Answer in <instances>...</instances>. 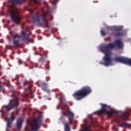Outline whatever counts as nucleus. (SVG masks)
I'll list each match as a JSON object with an SVG mask.
<instances>
[{"label":"nucleus","instance_id":"f257e3e1","mask_svg":"<svg viewBox=\"0 0 131 131\" xmlns=\"http://www.w3.org/2000/svg\"><path fill=\"white\" fill-rule=\"evenodd\" d=\"M118 48L120 50H122L124 47L123 42L121 41L120 39L115 40V42L113 43H110L107 45H104L100 46V50L102 53H105V56L103 57V61L104 62L99 61V64L101 65H104V66H110L112 65V59H111V56L112 52L111 50H113L114 48Z\"/></svg>","mask_w":131,"mask_h":131},{"label":"nucleus","instance_id":"f03ea898","mask_svg":"<svg viewBox=\"0 0 131 131\" xmlns=\"http://www.w3.org/2000/svg\"><path fill=\"white\" fill-rule=\"evenodd\" d=\"M42 12L40 15L37 14V15L33 16L32 19L38 26L48 27V28H49V26H48V20L47 19V16H50L52 20H53V16H52V14L50 13L48 9H47V11H45V9H42Z\"/></svg>","mask_w":131,"mask_h":131},{"label":"nucleus","instance_id":"7ed1b4c3","mask_svg":"<svg viewBox=\"0 0 131 131\" xmlns=\"http://www.w3.org/2000/svg\"><path fill=\"white\" fill-rule=\"evenodd\" d=\"M91 93H92V89L90 86H86L74 93L73 96L76 100L79 101L83 98L86 97Z\"/></svg>","mask_w":131,"mask_h":131},{"label":"nucleus","instance_id":"20e7f679","mask_svg":"<svg viewBox=\"0 0 131 131\" xmlns=\"http://www.w3.org/2000/svg\"><path fill=\"white\" fill-rule=\"evenodd\" d=\"M63 115L64 116H67L68 119H69L70 122H66L63 123L64 130V131H71L70 130V124H72V121L74 118V114L70 110H68L66 111L62 112Z\"/></svg>","mask_w":131,"mask_h":131},{"label":"nucleus","instance_id":"39448f33","mask_svg":"<svg viewBox=\"0 0 131 131\" xmlns=\"http://www.w3.org/2000/svg\"><path fill=\"white\" fill-rule=\"evenodd\" d=\"M13 97V99L10 100L9 104L7 105H5L6 111L7 112L12 110V109H14L15 108H17L19 106V101L20 99L18 98L17 96H15V95H12Z\"/></svg>","mask_w":131,"mask_h":131},{"label":"nucleus","instance_id":"423d86ee","mask_svg":"<svg viewBox=\"0 0 131 131\" xmlns=\"http://www.w3.org/2000/svg\"><path fill=\"white\" fill-rule=\"evenodd\" d=\"M42 121L39 117L36 118L31 123V129L32 131H37L40 128Z\"/></svg>","mask_w":131,"mask_h":131},{"label":"nucleus","instance_id":"0eeeda50","mask_svg":"<svg viewBox=\"0 0 131 131\" xmlns=\"http://www.w3.org/2000/svg\"><path fill=\"white\" fill-rule=\"evenodd\" d=\"M10 13L12 21L14 23H16V24L20 25V23H21V17L19 15L18 11L13 10L12 11H10Z\"/></svg>","mask_w":131,"mask_h":131},{"label":"nucleus","instance_id":"6e6552de","mask_svg":"<svg viewBox=\"0 0 131 131\" xmlns=\"http://www.w3.org/2000/svg\"><path fill=\"white\" fill-rule=\"evenodd\" d=\"M113 60L114 62H116L117 63H123V64H127V65H130V66H131L130 58H127L123 57H118L114 58Z\"/></svg>","mask_w":131,"mask_h":131},{"label":"nucleus","instance_id":"1a4fd4ad","mask_svg":"<svg viewBox=\"0 0 131 131\" xmlns=\"http://www.w3.org/2000/svg\"><path fill=\"white\" fill-rule=\"evenodd\" d=\"M101 109L97 111L98 115H103V114H106L109 117H112V113L106 110V108L108 107L107 104L101 103Z\"/></svg>","mask_w":131,"mask_h":131},{"label":"nucleus","instance_id":"9d476101","mask_svg":"<svg viewBox=\"0 0 131 131\" xmlns=\"http://www.w3.org/2000/svg\"><path fill=\"white\" fill-rule=\"evenodd\" d=\"M123 28V27H122V26H118L115 27L114 31L118 32H117L114 33V36H116V37H120L121 36H123V34H124V33H123V32H122Z\"/></svg>","mask_w":131,"mask_h":131},{"label":"nucleus","instance_id":"9b49d317","mask_svg":"<svg viewBox=\"0 0 131 131\" xmlns=\"http://www.w3.org/2000/svg\"><path fill=\"white\" fill-rule=\"evenodd\" d=\"M21 38L22 40L23 41H25L27 45L30 42V38H29V35L27 34V33L25 32L24 31V30L23 29V30L21 31Z\"/></svg>","mask_w":131,"mask_h":131},{"label":"nucleus","instance_id":"f8f14e48","mask_svg":"<svg viewBox=\"0 0 131 131\" xmlns=\"http://www.w3.org/2000/svg\"><path fill=\"white\" fill-rule=\"evenodd\" d=\"M15 119H16V117L14 116V113H12L11 114V117L8 119L7 127H11V125Z\"/></svg>","mask_w":131,"mask_h":131},{"label":"nucleus","instance_id":"ddd939ff","mask_svg":"<svg viewBox=\"0 0 131 131\" xmlns=\"http://www.w3.org/2000/svg\"><path fill=\"white\" fill-rule=\"evenodd\" d=\"M23 124V119L21 118H19L17 120L16 122V127L18 129H20L21 127H22V124Z\"/></svg>","mask_w":131,"mask_h":131},{"label":"nucleus","instance_id":"4468645a","mask_svg":"<svg viewBox=\"0 0 131 131\" xmlns=\"http://www.w3.org/2000/svg\"><path fill=\"white\" fill-rule=\"evenodd\" d=\"M9 2H11L12 3L13 6L14 5H21L23 4V3L25 2V0H9Z\"/></svg>","mask_w":131,"mask_h":131},{"label":"nucleus","instance_id":"2eb2a0df","mask_svg":"<svg viewBox=\"0 0 131 131\" xmlns=\"http://www.w3.org/2000/svg\"><path fill=\"white\" fill-rule=\"evenodd\" d=\"M129 114L127 112H124L122 115L120 116V118L122 120H126L127 119V117H128Z\"/></svg>","mask_w":131,"mask_h":131},{"label":"nucleus","instance_id":"dca6fc26","mask_svg":"<svg viewBox=\"0 0 131 131\" xmlns=\"http://www.w3.org/2000/svg\"><path fill=\"white\" fill-rule=\"evenodd\" d=\"M20 43V39H15L13 41V44L14 46V49H18L19 48V45Z\"/></svg>","mask_w":131,"mask_h":131},{"label":"nucleus","instance_id":"f3484780","mask_svg":"<svg viewBox=\"0 0 131 131\" xmlns=\"http://www.w3.org/2000/svg\"><path fill=\"white\" fill-rule=\"evenodd\" d=\"M47 85V83H46L45 82L41 83L40 84V86H41L42 90H43L44 91V92H48L49 91V90H48V86Z\"/></svg>","mask_w":131,"mask_h":131},{"label":"nucleus","instance_id":"a211bd4d","mask_svg":"<svg viewBox=\"0 0 131 131\" xmlns=\"http://www.w3.org/2000/svg\"><path fill=\"white\" fill-rule=\"evenodd\" d=\"M30 3H29V7H32L33 4H39V0H29Z\"/></svg>","mask_w":131,"mask_h":131},{"label":"nucleus","instance_id":"6ab92c4d","mask_svg":"<svg viewBox=\"0 0 131 131\" xmlns=\"http://www.w3.org/2000/svg\"><path fill=\"white\" fill-rule=\"evenodd\" d=\"M118 125L121 127H131V125L126 123H119Z\"/></svg>","mask_w":131,"mask_h":131},{"label":"nucleus","instance_id":"aec40b11","mask_svg":"<svg viewBox=\"0 0 131 131\" xmlns=\"http://www.w3.org/2000/svg\"><path fill=\"white\" fill-rule=\"evenodd\" d=\"M21 37V35L15 33L12 35V38L13 39H16V38H20Z\"/></svg>","mask_w":131,"mask_h":131},{"label":"nucleus","instance_id":"412c9836","mask_svg":"<svg viewBox=\"0 0 131 131\" xmlns=\"http://www.w3.org/2000/svg\"><path fill=\"white\" fill-rule=\"evenodd\" d=\"M88 118H90V119H91V122H92V123H93V115L89 114L88 115Z\"/></svg>","mask_w":131,"mask_h":131},{"label":"nucleus","instance_id":"4be33fe9","mask_svg":"<svg viewBox=\"0 0 131 131\" xmlns=\"http://www.w3.org/2000/svg\"><path fill=\"white\" fill-rule=\"evenodd\" d=\"M100 33L102 36H105V35H106V32H105L103 30L100 31Z\"/></svg>","mask_w":131,"mask_h":131},{"label":"nucleus","instance_id":"5701e85b","mask_svg":"<svg viewBox=\"0 0 131 131\" xmlns=\"http://www.w3.org/2000/svg\"><path fill=\"white\" fill-rule=\"evenodd\" d=\"M58 2H59V0H54V2H52V5H53V6H55L57 5V3H58Z\"/></svg>","mask_w":131,"mask_h":131},{"label":"nucleus","instance_id":"b1692460","mask_svg":"<svg viewBox=\"0 0 131 131\" xmlns=\"http://www.w3.org/2000/svg\"><path fill=\"white\" fill-rule=\"evenodd\" d=\"M111 113H112V116L113 115V113H114V114H118V111L114 110Z\"/></svg>","mask_w":131,"mask_h":131},{"label":"nucleus","instance_id":"393cba45","mask_svg":"<svg viewBox=\"0 0 131 131\" xmlns=\"http://www.w3.org/2000/svg\"><path fill=\"white\" fill-rule=\"evenodd\" d=\"M44 60H43V58L42 57H41L39 59V62H40L41 63H43L44 62Z\"/></svg>","mask_w":131,"mask_h":131},{"label":"nucleus","instance_id":"a878e982","mask_svg":"<svg viewBox=\"0 0 131 131\" xmlns=\"http://www.w3.org/2000/svg\"><path fill=\"white\" fill-rule=\"evenodd\" d=\"M112 129H113V130L118 131V129H117V128H115L114 127H113L112 128Z\"/></svg>","mask_w":131,"mask_h":131},{"label":"nucleus","instance_id":"bb28decb","mask_svg":"<svg viewBox=\"0 0 131 131\" xmlns=\"http://www.w3.org/2000/svg\"><path fill=\"white\" fill-rule=\"evenodd\" d=\"M111 38L110 37H107L106 39H105V40H110V39Z\"/></svg>","mask_w":131,"mask_h":131},{"label":"nucleus","instance_id":"cd10ccee","mask_svg":"<svg viewBox=\"0 0 131 131\" xmlns=\"http://www.w3.org/2000/svg\"><path fill=\"white\" fill-rule=\"evenodd\" d=\"M61 110L62 111V112H63V111H64V106H62L61 107Z\"/></svg>","mask_w":131,"mask_h":131},{"label":"nucleus","instance_id":"c85d7f7f","mask_svg":"<svg viewBox=\"0 0 131 131\" xmlns=\"http://www.w3.org/2000/svg\"><path fill=\"white\" fill-rule=\"evenodd\" d=\"M34 67H37L38 66V65L37 64V63H34Z\"/></svg>","mask_w":131,"mask_h":131},{"label":"nucleus","instance_id":"c756f323","mask_svg":"<svg viewBox=\"0 0 131 131\" xmlns=\"http://www.w3.org/2000/svg\"><path fill=\"white\" fill-rule=\"evenodd\" d=\"M46 80H47V81H49V80H50V77H47V78H46Z\"/></svg>","mask_w":131,"mask_h":131},{"label":"nucleus","instance_id":"7c9ffc66","mask_svg":"<svg viewBox=\"0 0 131 131\" xmlns=\"http://www.w3.org/2000/svg\"><path fill=\"white\" fill-rule=\"evenodd\" d=\"M19 64H22V61L21 60H18Z\"/></svg>","mask_w":131,"mask_h":131},{"label":"nucleus","instance_id":"2f4dec72","mask_svg":"<svg viewBox=\"0 0 131 131\" xmlns=\"http://www.w3.org/2000/svg\"><path fill=\"white\" fill-rule=\"evenodd\" d=\"M27 84H28V81H26V82L24 83V85H26Z\"/></svg>","mask_w":131,"mask_h":131},{"label":"nucleus","instance_id":"473e14b6","mask_svg":"<svg viewBox=\"0 0 131 131\" xmlns=\"http://www.w3.org/2000/svg\"><path fill=\"white\" fill-rule=\"evenodd\" d=\"M47 63H48V64H49V63H50V61H47ZM48 69H50V67H49V65H48Z\"/></svg>","mask_w":131,"mask_h":131},{"label":"nucleus","instance_id":"72a5a7b5","mask_svg":"<svg viewBox=\"0 0 131 131\" xmlns=\"http://www.w3.org/2000/svg\"><path fill=\"white\" fill-rule=\"evenodd\" d=\"M19 112L18 111V109H16V115H18V113Z\"/></svg>","mask_w":131,"mask_h":131},{"label":"nucleus","instance_id":"f704fd0d","mask_svg":"<svg viewBox=\"0 0 131 131\" xmlns=\"http://www.w3.org/2000/svg\"><path fill=\"white\" fill-rule=\"evenodd\" d=\"M62 106H63V107H64V106H67V105H66V103H63L62 104Z\"/></svg>","mask_w":131,"mask_h":131},{"label":"nucleus","instance_id":"c9c22d12","mask_svg":"<svg viewBox=\"0 0 131 131\" xmlns=\"http://www.w3.org/2000/svg\"><path fill=\"white\" fill-rule=\"evenodd\" d=\"M59 100H60V104H63V103L62 102V101L61 100V99H59Z\"/></svg>","mask_w":131,"mask_h":131},{"label":"nucleus","instance_id":"e433bc0d","mask_svg":"<svg viewBox=\"0 0 131 131\" xmlns=\"http://www.w3.org/2000/svg\"><path fill=\"white\" fill-rule=\"evenodd\" d=\"M99 2H98V1H94V2H93V3H94V4H95V3H98Z\"/></svg>","mask_w":131,"mask_h":131},{"label":"nucleus","instance_id":"4c0bfd02","mask_svg":"<svg viewBox=\"0 0 131 131\" xmlns=\"http://www.w3.org/2000/svg\"><path fill=\"white\" fill-rule=\"evenodd\" d=\"M60 120H62V119H63V117H61L60 118Z\"/></svg>","mask_w":131,"mask_h":131},{"label":"nucleus","instance_id":"58836bf2","mask_svg":"<svg viewBox=\"0 0 131 131\" xmlns=\"http://www.w3.org/2000/svg\"><path fill=\"white\" fill-rule=\"evenodd\" d=\"M27 130H28V131H30V130L28 129V128H27Z\"/></svg>","mask_w":131,"mask_h":131},{"label":"nucleus","instance_id":"ea45409f","mask_svg":"<svg viewBox=\"0 0 131 131\" xmlns=\"http://www.w3.org/2000/svg\"><path fill=\"white\" fill-rule=\"evenodd\" d=\"M45 55L46 56V57H47V54H45Z\"/></svg>","mask_w":131,"mask_h":131},{"label":"nucleus","instance_id":"a19ab883","mask_svg":"<svg viewBox=\"0 0 131 131\" xmlns=\"http://www.w3.org/2000/svg\"><path fill=\"white\" fill-rule=\"evenodd\" d=\"M108 29H109V30H110V27L108 28Z\"/></svg>","mask_w":131,"mask_h":131},{"label":"nucleus","instance_id":"79ce46f5","mask_svg":"<svg viewBox=\"0 0 131 131\" xmlns=\"http://www.w3.org/2000/svg\"><path fill=\"white\" fill-rule=\"evenodd\" d=\"M123 131H125V129H124Z\"/></svg>","mask_w":131,"mask_h":131}]
</instances>
